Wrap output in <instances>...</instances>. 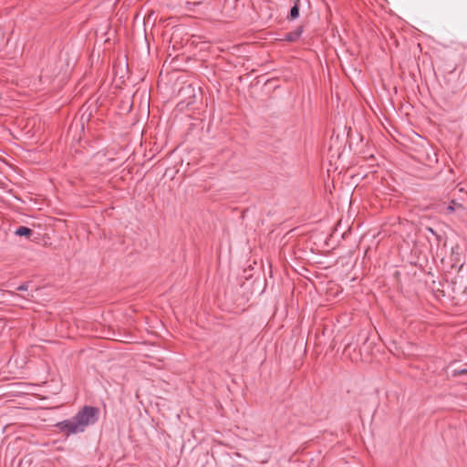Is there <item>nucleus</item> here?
Listing matches in <instances>:
<instances>
[{
    "label": "nucleus",
    "instance_id": "f257e3e1",
    "mask_svg": "<svg viewBox=\"0 0 467 467\" xmlns=\"http://www.w3.org/2000/svg\"><path fill=\"white\" fill-rule=\"evenodd\" d=\"M99 417V409L93 406H84L71 419L57 422L55 427L65 436L84 432L86 429L94 425Z\"/></svg>",
    "mask_w": 467,
    "mask_h": 467
},
{
    "label": "nucleus",
    "instance_id": "f03ea898",
    "mask_svg": "<svg viewBox=\"0 0 467 467\" xmlns=\"http://www.w3.org/2000/svg\"><path fill=\"white\" fill-rule=\"evenodd\" d=\"M302 33H303V27L302 26H298V27H296V30H294L292 32L286 33L285 35L284 39L288 41V42H295V41H296L297 39L300 38Z\"/></svg>",
    "mask_w": 467,
    "mask_h": 467
},
{
    "label": "nucleus",
    "instance_id": "7ed1b4c3",
    "mask_svg": "<svg viewBox=\"0 0 467 467\" xmlns=\"http://www.w3.org/2000/svg\"><path fill=\"white\" fill-rule=\"evenodd\" d=\"M294 2L293 6L290 9V13L287 16L288 20H296L299 16V6L300 0H292Z\"/></svg>",
    "mask_w": 467,
    "mask_h": 467
},
{
    "label": "nucleus",
    "instance_id": "20e7f679",
    "mask_svg": "<svg viewBox=\"0 0 467 467\" xmlns=\"http://www.w3.org/2000/svg\"><path fill=\"white\" fill-rule=\"evenodd\" d=\"M33 234V231L26 226H20L16 230V234L19 236H27L29 237Z\"/></svg>",
    "mask_w": 467,
    "mask_h": 467
},
{
    "label": "nucleus",
    "instance_id": "39448f33",
    "mask_svg": "<svg viewBox=\"0 0 467 467\" xmlns=\"http://www.w3.org/2000/svg\"><path fill=\"white\" fill-rule=\"evenodd\" d=\"M454 205H458L459 207H462L461 204H458L456 203L454 201L451 202V204L445 206L442 208L441 212L446 214V215H449V214H451L454 211H455V207Z\"/></svg>",
    "mask_w": 467,
    "mask_h": 467
},
{
    "label": "nucleus",
    "instance_id": "423d86ee",
    "mask_svg": "<svg viewBox=\"0 0 467 467\" xmlns=\"http://www.w3.org/2000/svg\"><path fill=\"white\" fill-rule=\"evenodd\" d=\"M28 289V283H24L16 287L18 291H26Z\"/></svg>",
    "mask_w": 467,
    "mask_h": 467
},
{
    "label": "nucleus",
    "instance_id": "0eeeda50",
    "mask_svg": "<svg viewBox=\"0 0 467 467\" xmlns=\"http://www.w3.org/2000/svg\"><path fill=\"white\" fill-rule=\"evenodd\" d=\"M3 40H4V34H3V32L0 30V45L2 44Z\"/></svg>",
    "mask_w": 467,
    "mask_h": 467
},
{
    "label": "nucleus",
    "instance_id": "6e6552de",
    "mask_svg": "<svg viewBox=\"0 0 467 467\" xmlns=\"http://www.w3.org/2000/svg\"><path fill=\"white\" fill-rule=\"evenodd\" d=\"M465 372H466V370H465V369H462V370H460V371H455V372H454V375H457V374H462V373H465Z\"/></svg>",
    "mask_w": 467,
    "mask_h": 467
},
{
    "label": "nucleus",
    "instance_id": "1a4fd4ad",
    "mask_svg": "<svg viewBox=\"0 0 467 467\" xmlns=\"http://www.w3.org/2000/svg\"><path fill=\"white\" fill-rule=\"evenodd\" d=\"M428 230H429L431 234H435V233H434V231H433L431 228H429Z\"/></svg>",
    "mask_w": 467,
    "mask_h": 467
}]
</instances>
